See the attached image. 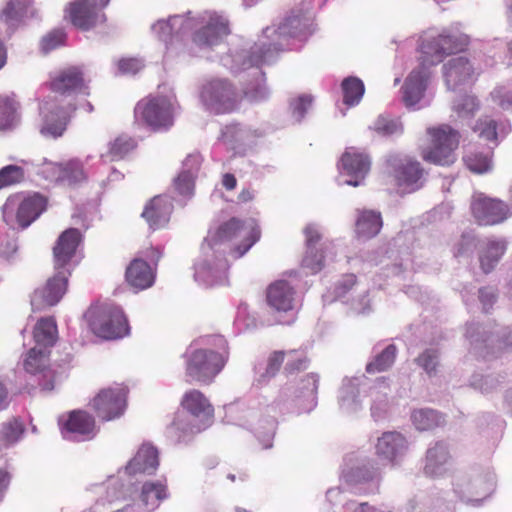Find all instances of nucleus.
I'll return each instance as SVG.
<instances>
[{
  "label": "nucleus",
  "instance_id": "f257e3e1",
  "mask_svg": "<svg viewBox=\"0 0 512 512\" xmlns=\"http://www.w3.org/2000/svg\"><path fill=\"white\" fill-rule=\"evenodd\" d=\"M465 44V39L446 31L428 35L423 39L420 63L409 73L401 88V99L407 108H415L424 98L431 76L430 67L440 63L445 55L461 49Z\"/></svg>",
  "mask_w": 512,
  "mask_h": 512
},
{
  "label": "nucleus",
  "instance_id": "f03ea898",
  "mask_svg": "<svg viewBox=\"0 0 512 512\" xmlns=\"http://www.w3.org/2000/svg\"><path fill=\"white\" fill-rule=\"evenodd\" d=\"M312 24V17L307 12L292 11L277 29L267 27L262 37L250 47V63L274 62L288 39L305 41L313 33Z\"/></svg>",
  "mask_w": 512,
  "mask_h": 512
},
{
  "label": "nucleus",
  "instance_id": "7ed1b4c3",
  "mask_svg": "<svg viewBox=\"0 0 512 512\" xmlns=\"http://www.w3.org/2000/svg\"><path fill=\"white\" fill-rule=\"evenodd\" d=\"M260 229L253 219L241 221L231 218L215 230H210L202 245L203 253L224 252L222 247L229 246L243 256L260 239Z\"/></svg>",
  "mask_w": 512,
  "mask_h": 512
},
{
  "label": "nucleus",
  "instance_id": "20e7f679",
  "mask_svg": "<svg viewBox=\"0 0 512 512\" xmlns=\"http://www.w3.org/2000/svg\"><path fill=\"white\" fill-rule=\"evenodd\" d=\"M181 408L188 413L193 421L186 423L181 417H176L171 424V433L178 441L186 435H194L208 428L214 420L215 409L210 399L198 389L187 390L180 401Z\"/></svg>",
  "mask_w": 512,
  "mask_h": 512
},
{
  "label": "nucleus",
  "instance_id": "39448f33",
  "mask_svg": "<svg viewBox=\"0 0 512 512\" xmlns=\"http://www.w3.org/2000/svg\"><path fill=\"white\" fill-rule=\"evenodd\" d=\"M84 317L91 332L101 339L117 340L130 333L128 319L118 305L110 303L92 305Z\"/></svg>",
  "mask_w": 512,
  "mask_h": 512
},
{
  "label": "nucleus",
  "instance_id": "423d86ee",
  "mask_svg": "<svg viewBox=\"0 0 512 512\" xmlns=\"http://www.w3.org/2000/svg\"><path fill=\"white\" fill-rule=\"evenodd\" d=\"M228 352H217L211 349H195L187 357L185 374L187 382L210 384L224 368Z\"/></svg>",
  "mask_w": 512,
  "mask_h": 512
},
{
  "label": "nucleus",
  "instance_id": "0eeeda50",
  "mask_svg": "<svg viewBox=\"0 0 512 512\" xmlns=\"http://www.w3.org/2000/svg\"><path fill=\"white\" fill-rule=\"evenodd\" d=\"M136 121L153 131H166L174 124L175 104L165 96L147 97L134 109Z\"/></svg>",
  "mask_w": 512,
  "mask_h": 512
},
{
  "label": "nucleus",
  "instance_id": "6e6552de",
  "mask_svg": "<svg viewBox=\"0 0 512 512\" xmlns=\"http://www.w3.org/2000/svg\"><path fill=\"white\" fill-rule=\"evenodd\" d=\"M431 143L422 149L425 161L437 165H450L454 163L455 150L459 145V133L449 125H440L427 130Z\"/></svg>",
  "mask_w": 512,
  "mask_h": 512
},
{
  "label": "nucleus",
  "instance_id": "1a4fd4ad",
  "mask_svg": "<svg viewBox=\"0 0 512 512\" xmlns=\"http://www.w3.org/2000/svg\"><path fill=\"white\" fill-rule=\"evenodd\" d=\"M56 274L46 284L36 289L31 296L34 311H41L56 305L67 290L68 276L71 274V258H55Z\"/></svg>",
  "mask_w": 512,
  "mask_h": 512
},
{
  "label": "nucleus",
  "instance_id": "9d476101",
  "mask_svg": "<svg viewBox=\"0 0 512 512\" xmlns=\"http://www.w3.org/2000/svg\"><path fill=\"white\" fill-rule=\"evenodd\" d=\"M249 51L250 47L248 49L231 51L221 58V63L232 73H239L250 68L254 69L253 75L255 81L247 84L244 88V95L251 102H259L265 100L269 95L268 89L264 83L263 74L259 70V67L265 63L259 65L251 64V54Z\"/></svg>",
  "mask_w": 512,
  "mask_h": 512
},
{
  "label": "nucleus",
  "instance_id": "9b49d317",
  "mask_svg": "<svg viewBox=\"0 0 512 512\" xmlns=\"http://www.w3.org/2000/svg\"><path fill=\"white\" fill-rule=\"evenodd\" d=\"M203 105L214 113H228L236 109L239 95L225 79H212L203 84L200 92Z\"/></svg>",
  "mask_w": 512,
  "mask_h": 512
},
{
  "label": "nucleus",
  "instance_id": "f8f14e48",
  "mask_svg": "<svg viewBox=\"0 0 512 512\" xmlns=\"http://www.w3.org/2000/svg\"><path fill=\"white\" fill-rule=\"evenodd\" d=\"M193 21V41L198 46L211 47L218 44L230 32L229 21L221 14L205 11Z\"/></svg>",
  "mask_w": 512,
  "mask_h": 512
},
{
  "label": "nucleus",
  "instance_id": "ddd939ff",
  "mask_svg": "<svg viewBox=\"0 0 512 512\" xmlns=\"http://www.w3.org/2000/svg\"><path fill=\"white\" fill-rule=\"evenodd\" d=\"M128 389L124 385H115L101 389L91 400L90 405L103 421L121 417L127 406Z\"/></svg>",
  "mask_w": 512,
  "mask_h": 512
},
{
  "label": "nucleus",
  "instance_id": "4468645a",
  "mask_svg": "<svg viewBox=\"0 0 512 512\" xmlns=\"http://www.w3.org/2000/svg\"><path fill=\"white\" fill-rule=\"evenodd\" d=\"M470 209L475 221L484 226L500 224L512 215V210L506 202L483 193H475L472 196Z\"/></svg>",
  "mask_w": 512,
  "mask_h": 512
},
{
  "label": "nucleus",
  "instance_id": "2eb2a0df",
  "mask_svg": "<svg viewBox=\"0 0 512 512\" xmlns=\"http://www.w3.org/2000/svg\"><path fill=\"white\" fill-rule=\"evenodd\" d=\"M392 168L398 188L411 193L422 186L423 170L420 163L401 155H391L387 160Z\"/></svg>",
  "mask_w": 512,
  "mask_h": 512
},
{
  "label": "nucleus",
  "instance_id": "dca6fc26",
  "mask_svg": "<svg viewBox=\"0 0 512 512\" xmlns=\"http://www.w3.org/2000/svg\"><path fill=\"white\" fill-rule=\"evenodd\" d=\"M45 207L46 199L35 193L26 197H9L3 206V212L6 217L8 213L16 210L17 223L24 229L40 216Z\"/></svg>",
  "mask_w": 512,
  "mask_h": 512
},
{
  "label": "nucleus",
  "instance_id": "f3484780",
  "mask_svg": "<svg viewBox=\"0 0 512 512\" xmlns=\"http://www.w3.org/2000/svg\"><path fill=\"white\" fill-rule=\"evenodd\" d=\"M62 435L68 439L90 440L95 437V418L85 410H72L59 418Z\"/></svg>",
  "mask_w": 512,
  "mask_h": 512
},
{
  "label": "nucleus",
  "instance_id": "a211bd4d",
  "mask_svg": "<svg viewBox=\"0 0 512 512\" xmlns=\"http://www.w3.org/2000/svg\"><path fill=\"white\" fill-rule=\"evenodd\" d=\"M24 370L38 376V385L43 390H52L55 382V371L50 367V351L37 347L31 348L23 361Z\"/></svg>",
  "mask_w": 512,
  "mask_h": 512
},
{
  "label": "nucleus",
  "instance_id": "6ab92c4d",
  "mask_svg": "<svg viewBox=\"0 0 512 512\" xmlns=\"http://www.w3.org/2000/svg\"><path fill=\"white\" fill-rule=\"evenodd\" d=\"M108 3L109 0H76L68 9L70 20L82 30L92 29L105 21L106 17L98 7H104Z\"/></svg>",
  "mask_w": 512,
  "mask_h": 512
},
{
  "label": "nucleus",
  "instance_id": "aec40b11",
  "mask_svg": "<svg viewBox=\"0 0 512 512\" xmlns=\"http://www.w3.org/2000/svg\"><path fill=\"white\" fill-rule=\"evenodd\" d=\"M371 161L368 155L351 147L342 155L339 169L342 175L350 177L343 183L351 186H359L370 170Z\"/></svg>",
  "mask_w": 512,
  "mask_h": 512
},
{
  "label": "nucleus",
  "instance_id": "412c9836",
  "mask_svg": "<svg viewBox=\"0 0 512 512\" xmlns=\"http://www.w3.org/2000/svg\"><path fill=\"white\" fill-rule=\"evenodd\" d=\"M494 483L487 475L461 477L453 484L454 492L466 502H479L493 491Z\"/></svg>",
  "mask_w": 512,
  "mask_h": 512
},
{
  "label": "nucleus",
  "instance_id": "4be33fe9",
  "mask_svg": "<svg viewBox=\"0 0 512 512\" xmlns=\"http://www.w3.org/2000/svg\"><path fill=\"white\" fill-rule=\"evenodd\" d=\"M74 107L64 108L55 101H45L40 107L43 124L40 133L45 137L57 138L66 128L67 118Z\"/></svg>",
  "mask_w": 512,
  "mask_h": 512
},
{
  "label": "nucleus",
  "instance_id": "5701e85b",
  "mask_svg": "<svg viewBox=\"0 0 512 512\" xmlns=\"http://www.w3.org/2000/svg\"><path fill=\"white\" fill-rule=\"evenodd\" d=\"M444 82L449 90L458 88L474 80L475 68L465 56H457L449 59L442 67Z\"/></svg>",
  "mask_w": 512,
  "mask_h": 512
},
{
  "label": "nucleus",
  "instance_id": "b1692460",
  "mask_svg": "<svg viewBox=\"0 0 512 512\" xmlns=\"http://www.w3.org/2000/svg\"><path fill=\"white\" fill-rule=\"evenodd\" d=\"M168 497L166 484L156 481L145 482L137 498L127 506L131 512H152L159 507L160 503Z\"/></svg>",
  "mask_w": 512,
  "mask_h": 512
},
{
  "label": "nucleus",
  "instance_id": "393cba45",
  "mask_svg": "<svg viewBox=\"0 0 512 512\" xmlns=\"http://www.w3.org/2000/svg\"><path fill=\"white\" fill-rule=\"evenodd\" d=\"M193 21L185 15H174L156 21L151 30L161 41L168 44L173 39H182L192 31Z\"/></svg>",
  "mask_w": 512,
  "mask_h": 512
},
{
  "label": "nucleus",
  "instance_id": "a878e982",
  "mask_svg": "<svg viewBox=\"0 0 512 512\" xmlns=\"http://www.w3.org/2000/svg\"><path fill=\"white\" fill-rule=\"evenodd\" d=\"M383 226L382 215L377 210H355L354 233L358 239L369 240L377 236Z\"/></svg>",
  "mask_w": 512,
  "mask_h": 512
},
{
  "label": "nucleus",
  "instance_id": "bb28decb",
  "mask_svg": "<svg viewBox=\"0 0 512 512\" xmlns=\"http://www.w3.org/2000/svg\"><path fill=\"white\" fill-rule=\"evenodd\" d=\"M159 465L157 449L150 444H143L128 462L125 471L128 475L154 474Z\"/></svg>",
  "mask_w": 512,
  "mask_h": 512
},
{
  "label": "nucleus",
  "instance_id": "cd10ccee",
  "mask_svg": "<svg viewBox=\"0 0 512 512\" xmlns=\"http://www.w3.org/2000/svg\"><path fill=\"white\" fill-rule=\"evenodd\" d=\"M156 278V268L143 258H134L126 268L125 279L127 283L138 290L150 288Z\"/></svg>",
  "mask_w": 512,
  "mask_h": 512
},
{
  "label": "nucleus",
  "instance_id": "c85d7f7f",
  "mask_svg": "<svg viewBox=\"0 0 512 512\" xmlns=\"http://www.w3.org/2000/svg\"><path fill=\"white\" fill-rule=\"evenodd\" d=\"M173 205L167 196H155L144 208L142 217L153 229L164 227L170 220Z\"/></svg>",
  "mask_w": 512,
  "mask_h": 512
},
{
  "label": "nucleus",
  "instance_id": "c756f323",
  "mask_svg": "<svg viewBox=\"0 0 512 512\" xmlns=\"http://www.w3.org/2000/svg\"><path fill=\"white\" fill-rule=\"evenodd\" d=\"M451 460L448 446L444 442H436L426 452L424 473L435 478L443 476L447 472V464Z\"/></svg>",
  "mask_w": 512,
  "mask_h": 512
},
{
  "label": "nucleus",
  "instance_id": "7c9ffc66",
  "mask_svg": "<svg viewBox=\"0 0 512 512\" xmlns=\"http://www.w3.org/2000/svg\"><path fill=\"white\" fill-rule=\"evenodd\" d=\"M295 289L284 280L270 284L266 291L268 304L277 311L287 312L293 309Z\"/></svg>",
  "mask_w": 512,
  "mask_h": 512
},
{
  "label": "nucleus",
  "instance_id": "2f4dec72",
  "mask_svg": "<svg viewBox=\"0 0 512 512\" xmlns=\"http://www.w3.org/2000/svg\"><path fill=\"white\" fill-rule=\"evenodd\" d=\"M406 448L405 438L398 432H385L376 444V454L383 464H392Z\"/></svg>",
  "mask_w": 512,
  "mask_h": 512
},
{
  "label": "nucleus",
  "instance_id": "473e14b6",
  "mask_svg": "<svg viewBox=\"0 0 512 512\" xmlns=\"http://www.w3.org/2000/svg\"><path fill=\"white\" fill-rule=\"evenodd\" d=\"M200 164L201 157L199 154H190L183 161L182 170L174 181L175 188L181 195H192L194 179L198 173Z\"/></svg>",
  "mask_w": 512,
  "mask_h": 512
},
{
  "label": "nucleus",
  "instance_id": "72a5a7b5",
  "mask_svg": "<svg viewBox=\"0 0 512 512\" xmlns=\"http://www.w3.org/2000/svg\"><path fill=\"white\" fill-rule=\"evenodd\" d=\"M83 87V72L79 67L75 66L60 71L51 81V89L61 94L70 91H80Z\"/></svg>",
  "mask_w": 512,
  "mask_h": 512
},
{
  "label": "nucleus",
  "instance_id": "f704fd0d",
  "mask_svg": "<svg viewBox=\"0 0 512 512\" xmlns=\"http://www.w3.org/2000/svg\"><path fill=\"white\" fill-rule=\"evenodd\" d=\"M82 234L76 228L62 232L53 247V256H74L82 252Z\"/></svg>",
  "mask_w": 512,
  "mask_h": 512
},
{
  "label": "nucleus",
  "instance_id": "c9c22d12",
  "mask_svg": "<svg viewBox=\"0 0 512 512\" xmlns=\"http://www.w3.org/2000/svg\"><path fill=\"white\" fill-rule=\"evenodd\" d=\"M33 337L38 345L43 346L42 349L52 347L58 338V329L55 319L53 317H43L39 319L34 327Z\"/></svg>",
  "mask_w": 512,
  "mask_h": 512
},
{
  "label": "nucleus",
  "instance_id": "e433bc0d",
  "mask_svg": "<svg viewBox=\"0 0 512 512\" xmlns=\"http://www.w3.org/2000/svg\"><path fill=\"white\" fill-rule=\"evenodd\" d=\"M32 0H9L1 11L0 19L9 28L17 27L31 6Z\"/></svg>",
  "mask_w": 512,
  "mask_h": 512
},
{
  "label": "nucleus",
  "instance_id": "4c0bfd02",
  "mask_svg": "<svg viewBox=\"0 0 512 512\" xmlns=\"http://www.w3.org/2000/svg\"><path fill=\"white\" fill-rule=\"evenodd\" d=\"M473 129L476 133H478L480 138L492 141L497 140L499 134H508L511 130V127L509 124H506L501 125V127L498 128L497 123L493 119L489 117H483L477 121Z\"/></svg>",
  "mask_w": 512,
  "mask_h": 512
},
{
  "label": "nucleus",
  "instance_id": "58836bf2",
  "mask_svg": "<svg viewBox=\"0 0 512 512\" xmlns=\"http://www.w3.org/2000/svg\"><path fill=\"white\" fill-rule=\"evenodd\" d=\"M396 355L397 347L394 344L388 345L366 365L367 373L374 374L388 370L393 365Z\"/></svg>",
  "mask_w": 512,
  "mask_h": 512
},
{
  "label": "nucleus",
  "instance_id": "ea45409f",
  "mask_svg": "<svg viewBox=\"0 0 512 512\" xmlns=\"http://www.w3.org/2000/svg\"><path fill=\"white\" fill-rule=\"evenodd\" d=\"M24 432V423L19 418H10L1 425L0 442L5 446L13 445L22 438Z\"/></svg>",
  "mask_w": 512,
  "mask_h": 512
},
{
  "label": "nucleus",
  "instance_id": "a19ab883",
  "mask_svg": "<svg viewBox=\"0 0 512 512\" xmlns=\"http://www.w3.org/2000/svg\"><path fill=\"white\" fill-rule=\"evenodd\" d=\"M344 103L348 106H354L360 102L365 88L363 82L357 77H348L342 82Z\"/></svg>",
  "mask_w": 512,
  "mask_h": 512
},
{
  "label": "nucleus",
  "instance_id": "79ce46f5",
  "mask_svg": "<svg viewBox=\"0 0 512 512\" xmlns=\"http://www.w3.org/2000/svg\"><path fill=\"white\" fill-rule=\"evenodd\" d=\"M466 167L477 174L489 172L492 169V159L490 152H468L464 158Z\"/></svg>",
  "mask_w": 512,
  "mask_h": 512
},
{
  "label": "nucleus",
  "instance_id": "37998d69",
  "mask_svg": "<svg viewBox=\"0 0 512 512\" xmlns=\"http://www.w3.org/2000/svg\"><path fill=\"white\" fill-rule=\"evenodd\" d=\"M18 104L10 98L0 99V130L12 128L18 121Z\"/></svg>",
  "mask_w": 512,
  "mask_h": 512
},
{
  "label": "nucleus",
  "instance_id": "c03bdc74",
  "mask_svg": "<svg viewBox=\"0 0 512 512\" xmlns=\"http://www.w3.org/2000/svg\"><path fill=\"white\" fill-rule=\"evenodd\" d=\"M372 129L382 136L400 135L403 133V124L397 118L380 115L373 123Z\"/></svg>",
  "mask_w": 512,
  "mask_h": 512
},
{
  "label": "nucleus",
  "instance_id": "a18cd8bd",
  "mask_svg": "<svg viewBox=\"0 0 512 512\" xmlns=\"http://www.w3.org/2000/svg\"><path fill=\"white\" fill-rule=\"evenodd\" d=\"M440 415L438 412L429 409H420L412 413V421L420 431L432 429L439 425Z\"/></svg>",
  "mask_w": 512,
  "mask_h": 512
},
{
  "label": "nucleus",
  "instance_id": "49530a36",
  "mask_svg": "<svg viewBox=\"0 0 512 512\" xmlns=\"http://www.w3.org/2000/svg\"><path fill=\"white\" fill-rule=\"evenodd\" d=\"M65 169L63 168V163H55L51 161L44 160L43 163L38 168V174L42 175L45 179L56 182L59 184H63V180L69 179L71 181L72 178H69L67 174H65Z\"/></svg>",
  "mask_w": 512,
  "mask_h": 512
},
{
  "label": "nucleus",
  "instance_id": "de8ad7c7",
  "mask_svg": "<svg viewBox=\"0 0 512 512\" xmlns=\"http://www.w3.org/2000/svg\"><path fill=\"white\" fill-rule=\"evenodd\" d=\"M479 109V102L476 97L467 95L454 101L452 110L461 119L472 117Z\"/></svg>",
  "mask_w": 512,
  "mask_h": 512
},
{
  "label": "nucleus",
  "instance_id": "09e8293b",
  "mask_svg": "<svg viewBox=\"0 0 512 512\" xmlns=\"http://www.w3.org/2000/svg\"><path fill=\"white\" fill-rule=\"evenodd\" d=\"M135 141L128 136H119L110 143L108 156L111 161L122 159L135 147Z\"/></svg>",
  "mask_w": 512,
  "mask_h": 512
},
{
  "label": "nucleus",
  "instance_id": "8fccbe9b",
  "mask_svg": "<svg viewBox=\"0 0 512 512\" xmlns=\"http://www.w3.org/2000/svg\"><path fill=\"white\" fill-rule=\"evenodd\" d=\"M24 169L18 165H7L0 170V189L23 181Z\"/></svg>",
  "mask_w": 512,
  "mask_h": 512
},
{
  "label": "nucleus",
  "instance_id": "3c124183",
  "mask_svg": "<svg viewBox=\"0 0 512 512\" xmlns=\"http://www.w3.org/2000/svg\"><path fill=\"white\" fill-rule=\"evenodd\" d=\"M308 359L303 351L290 350L286 352L285 372L294 374L307 368Z\"/></svg>",
  "mask_w": 512,
  "mask_h": 512
},
{
  "label": "nucleus",
  "instance_id": "603ef678",
  "mask_svg": "<svg viewBox=\"0 0 512 512\" xmlns=\"http://www.w3.org/2000/svg\"><path fill=\"white\" fill-rule=\"evenodd\" d=\"M439 353L436 349H426L417 358L416 363L422 367L429 376L436 374Z\"/></svg>",
  "mask_w": 512,
  "mask_h": 512
},
{
  "label": "nucleus",
  "instance_id": "864d4df0",
  "mask_svg": "<svg viewBox=\"0 0 512 512\" xmlns=\"http://www.w3.org/2000/svg\"><path fill=\"white\" fill-rule=\"evenodd\" d=\"M493 101L503 110L512 109V80L499 86L491 93Z\"/></svg>",
  "mask_w": 512,
  "mask_h": 512
},
{
  "label": "nucleus",
  "instance_id": "5fc2aeb1",
  "mask_svg": "<svg viewBox=\"0 0 512 512\" xmlns=\"http://www.w3.org/2000/svg\"><path fill=\"white\" fill-rule=\"evenodd\" d=\"M63 168L66 170L65 174L70 176L69 179L63 180V185H74L80 183L86 179V174L84 172L83 166L78 160H70L66 163H63Z\"/></svg>",
  "mask_w": 512,
  "mask_h": 512
},
{
  "label": "nucleus",
  "instance_id": "6e6d98bb",
  "mask_svg": "<svg viewBox=\"0 0 512 512\" xmlns=\"http://www.w3.org/2000/svg\"><path fill=\"white\" fill-rule=\"evenodd\" d=\"M507 250V242L504 239L491 238L481 240L480 251H486L488 256H502Z\"/></svg>",
  "mask_w": 512,
  "mask_h": 512
},
{
  "label": "nucleus",
  "instance_id": "4d7b16f0",
  "mask_svg": "<svg viewBox=\"0 0 512 512\" xmlns=\"http://www.w3.org/2000/svg\"><path fill=\"white\" fill-rule=\"evenodd\" d=\"M311 104L312 97L306 95L300 96L297 99L291 101L290 108L292 117L296 122H300L303 119L305 113L311 107Z\"/></svg>",
  "mask_w": 512,
  "mask_h": 512
},
{
  "label": "nucleus",
  "instance_id": "13d9d810",
  "mask_svg": "<svg viewBox=\"0 0 512 512\" xmlns=\"http://www.w3.org/2000/svg\"><path fill=\"white\" fill-rule=\"evenodd\" d=\"M65 33L63 30L57 29L43 37L41 41V49L44 53H48L49 51L56 49L57 47L64 44L65 41Z\"/></svg>",
  "mask_w": 512,
  "mask_h": 512
},
{
  "label": "nucleus",
  "instance_id": "bf43d9fd",
  "mask_svg": "<svg viewBox=\"0 0 512 512\" xmlns=\"http://www.w3.org/2000/svg\"><path fill=\"white\" fill-rule=\"evenodd\" d=\"M480 246L481 240L476 239L473 234L464 233L457 243V254H472L476 251L477 248L480 249Z\"/></svg>",
  "mask_w": 512,
  "mask_h": 512
},
{
  "label": "nucleus",
  "instance_id": "052dcab7",
  "mask_svg": "<svg viewBox=\"0 0 512 512\" xmlns=\"http://www.w3.org/2000/svg\"><path fill=\"white\" fill-rule=\"evenodd\" d=\"M286 359V352L274 351L268 358L267 366L263 377L271 378L276 375Z\"/></svg>",
  "mask_w": 512,
  "mask_h": 512
},
{
  "label": "nucleus",
  "instance_id": "680f3d73",
  "mask_svg": "<svg viewBox=\"0 0 512 512\" xmlns=\"http://www.w3.org/2000/svg\"><path fill=\"white\" fill-rule=\"evenodd\" d=\"M143 66L142 60L137 58L122 59L118 62V68L122 74H136Z\"/></svg>",
  "mask_w": 512,
  "mask_h": 512
},
{
  "label": "nucleus",
  "instance_id": "e2e57ef3",
  "mask_svg": "<svg viewBox=\"0 0 512 512\" xmlns=\"http://www.w3.org/2000/svg\"><path fill=\"white\" fill-rule=\"evenodd\" d=\"M17 251V239L13 235H4L0 237V254L2 256H11Z\"/></svg>",
  "mask_w": 512,
  "mask_h": 512
},
{
  "label": "nucleus",
  "instance_id": "0e129e2a",
  "mask_svg": "<svg viewBox=\"0 0 512 512\" xmlns=\"http://www.w3.org/2000/svg\"><path fill=\"white\" fill-rule=\"evenodd\" d=\"M302 267L306 275L317 274L324 267L323 258H304Z\"/></svg>",
  "mask_w": 512,
  "mask_h": 512
},
{
  "label": "nucleus",
  "instance_id": "69168bd1",
  "mask_svg": "<svg viewBox=\"0 0 512 512\" xmlns=\"http://www.w3.org/2000/svg\"><path fill=\"white\" fill-rule=\"evenodd\" d=\"M357 283L356 275L345 274L342 279L337 283L336 292L338 295H344L351 290Z\"/></svg>",
  "mask_w": 512,
  "mask_h": 512
},
{
  "label": "nucleus",
  "instance_id": "338daca9",
  "mask_svg": "<svg viewBox=\"0 0 512 512\" xmlns=\"http://www.w3.org/2000/svg\"><path fill=\"white\" fill-rule=\"evenodd\" d=\"M304 235L306 238V245L308 247L315 246L318 241L321 239V233L316 224H308L304 228Z\"/></svg>",
  "mask_w": 512,
  "mask_h": 512
},
{
  "label": "nucleus",
  "instance_id": "774afa93",
  "mask_svg": "<svg viewBox=\"0 0 512 512\" xmlns=\"http://www.w3.org/2000/svg\"><path fill=\"white\" fill-rule=\"evenodd\" d=\"M11 476L5 469H0V500L10 484Z\"/></svg>",
  "mask_w": 512,
  "mask_h": 512
}]
</instances>
